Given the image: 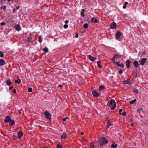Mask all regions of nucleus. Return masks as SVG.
Returning <instances> with one entry per match:
<instances>
[{
  "label": "nucleus",
  "mask_w": 148,
  "mask_h": 148,
  "mask_svg": "<svg viewBox=\"0 0 148 148\" xmlns=\"http://www.w3.org/2000/svg\"><path fill=\"white\" fill-rule=\"evenodd\" d=\"M108 105L110 108L112 110H114L116 107V106L114 99H112L108 101Z\"/></svg>",
  "instance_id": "obj_1"
},
{
  "label": "nucleus",
  "mask_w": 148,
  "mask_h": 148,
  "mask_svg": "<svg viewBox=\"0 0 148 148\" xmlns=\"http://www.w3.org/2000/svg\"><path fill=\"white\" fill-rule=\"evenodd\" d=\"M108 143V141L106 139L105 137H101L99 139V143L101 146Z\"/></svg>",
  "instance_id": "obj_2"
},
{
  "label": "nucleus",
  "mask_w": 148,
  "mask_h": 148,
  "mask_svg": "<svg viewBox=\"0 0 148 148\" xmlns=\"http://www.w3.org/2000/svg\"><path fill=\"white\" fill-rule=\"evenodd\" d=\"M44 114L47 119H51V114L49 112L47 111H45L44 112Z\"/></svg>",
  "instance_id": "obj_3"
},
{
  "label": "nucleus",
  "mask_w": 148,
  "mask_h": 148,
  "mask_svg": "<svg viewBox=\"0 0 148 148\" xmlns=\"http://www.w3.org/2000/svg\"><path fill=\"white\" fill-rule=\"evenodd\" d=\"M121 36V32L119 31H117L115 35V38L117 39H118Z\"/></svg>",
  "instance_id": "obj_4"
},
{
  "label": "nucleus",
  "mask_w": 148,
  "mask_h": 148,
  "mask_svg": "<svg viewBox=\"0 0 148 148\" xmlns=\"http://www.w3.org/2000/svg\"><path fill=\"white\" fill-rule=\"evenodd\" d=\"M147 59L145 58H143L141 59L140 61V64L142 66H143L144 65L146 61L147 60Z\"/></svg>",
  "instance_id": "obj_5"
},
{
  "label": "nucleus",
  "mask_w": 148,
  "mask_h": 148,
  "mask_svg": "<svg viewBox=\"0 0 148 148\" xmlns=\"http://www.w3.org/2000/svg\"><path fill=\"white\" fill-rule=\"evenodd\" d=\"M18 138V139H21L23 135V133L21 131H19L17 133Z\"/></svg>",
  "instance_id": "obj_6"
},
{
  "label": "nucleus",
  "mask_w": 148,
  "mask_h": 148,
  "mask_svg": "<svg viewBox=\"0 0 148 148\" xmlns=\"http://www.w3.org/2000/svg\"><path fill=\"white\" fill-rule=\"evenodd\" d=\"M92 94L94 97L96 98L98 97L99 95V93L95 90L93 91Z\"/></svg>",
  "instance_id": "obj_7"
},
{
  "label": "nucleus",
  "mask_w": 148,
  "mask_h": 148,
  "mask_svg": "<svg viewBox=\"0 0 148 148\" xmlns=\"http://www.w3.org/2000/svg\"><path fill=\"white\" fill-rule=\"evenodd\" d=\"M116 23L115 22L112 23L110 25V27L112 29H115L116 28Z\"/></svg>",
  "instance_id": "obj_8"
},
{
  "label": "nucleus",
  "mask_w": 148,
  "mask_h": 148,
  "mask_svg": "<svg viewBox=\"0 0 148 148\" xmlns=\"http://www.w3.org/2000/svg\"><path fill=\"white\" fill-rule=\"evenodd\" d=\"M14 28L17 31H19L21 30V27L19 24H17L14 26Z\"/></svg>",
  "instance_id": "obj_9"
},
{
  "label": "nucleus",
  "mask_w": 148,
  "mask_h": 148,
  "mask_svg": "<svg viewBox=\"0 0 148 148\" xmlns=\"http://www.w3.org/2000/svg\"><path fill=\"white\" fill-rule=\"evenodd\" d=\"M131 62L129 60H127L126 62V65L127 68H129L130 67Z\"/></svg>",
  "instance_id": "obj_10"
},
{
  "label": "nucleus",
  "mask_w": 148,
  "mask_h": 148,
  "mask_svg": "<svg viewBox=\"0 0 148 148\" xmlns=\"http://www.w3.org/2000/svg\"><path fill=\"white\" fill-rule=\"evenodd\" d=\"M133 64L135 68H137L139 66L138 63L137 61L134 60Z\"/></svg>",
  "instance_id": "obj_11"
},
{
  "label": "nucleus",
  "mask_w": 148,
  "mask_h": 148,
  "mask_svg": "<svg viewBox=\"0 0 148 148\" xmlns=\"http://www.w3.org/2000/svg\"><path fill=\"white\" fill-rule=\"evenodd\" d=\"M11 119L10 117L9 116H7L5 118L4 121L6 122H9Z\"/></svg>",
  "instance_id": "obj_12"
},
{
  "label": "nucleus",
  "mask_w": 148,
  "mask_h": 148,
  "mask_svg": "<svg viewBox=\"0 0 148 148\" xmlns=\"http://www.w3.org/2000/svg\"><path fill=\"white\" fill-rule=\"evenodd\" d=\"M88 58L89 59L92 61H94L96 59V58H94L91 55L88 56Z\"/></svg>",
  "instance_id": "obj_13"
},
{
  "label": "nucleus",
  "mask_w": 148,
  "mask_h": 148,
  "mask_svg": "<svg viewBox=\"0 0 148 148\" xmlns=\"http://www.w3.org/2000/svg\"><path fill=\"white\" fill-rule=\"evenodd\" d=\"M117 57V55H114L113 56L112 59V62H113L115 64H117L118 63H119V62H116L115 61V60L116 58Z\"/></svg>",
  "instance_id": "obj_14"
},
{
  "label": "nucleus",
  "mask_w": 148,
  "mask_h": 148,
  "mask_svg": "<svg viewBox=\"0 0 148 148\" xmlns=\"http://www.w3.org/2000/svg\"><path fill=\"white\" fill-rule=\"evenodd\" d=\"M6 84L7 86H9L11 85L12 82L11 81L10 79H8L6 81Z\"/></svg>",
  "instance_id": "obj_15"
},
{
  "label": "nucleus",
  "mask_w": 148,
  "mask_h": 148,
  "mask_svg": "<svg viewBox=\"0 0 148 148\" xmlns=\"http://www.w3.org/2000/svg\"><path fill=\"white\" fill-rule=\"evenodd\" d=\"M9 124L12 125H14L15 124V122L14 120L10 119L8 122Z\"/></svg>",
  "instance_id": "obj_16"
},
{
  "label": "nucleus",
  "mask_w": 148,
  "mask_h": 148,
  "mask_svg": "<svg viewBox=\"0 0 148 148\" xmlns=\"http://www.w3.org/2000/svg\"><path fill=\"white\" fill-rule=\"evenodd\" d=\"M123 83L125 84H131V82L129 79H128L126 80H124L123 81Z\"/></svg>",
  "instance_id": "obj_17"
},
{
  "label": "nucleus",
  "mask_w": 148,
  "mask_h": 148,
  "mask_svg": "<svg viewBox=\"0 0 148 148\" xmlns=\"http://www.w3.org/2000/svg\"><path fill=\"white\" fill-rule=\"evenodd\" d=\"M5 64V61L3 59H0V66L3 65Z\"/></svg>",
  "instance_id": "obj_18"
},
{
  "label": "nucleus",
  "mask_w": 148,
  "mask_h": 148,
  "mask_svg": "<svg viewBox=\"0 0 148 148\" xmlns=\"http://www.w3.org/2000/svg\"><path fill=\"white\" fill-rule=\"evenodd\" d=\"M91 21L92 22L95 23H97L98 22V20L97 19L94 17L92 18Z\"/></svg>",
  "instance_id": "obj_19"
},
{
  "label": "nucleus",
  "mask_w": 148,
  "mask_h": 148,
  "mask_svg": "<svg viewBox=\"0 0 148 148\" xmlns=\"http://www.w3.org/2000/svg\"><path fill=\"white\" fill-rule=\"evenodd\" d=\"M133 92L136 94H138L139 90L137 88H135L133 89Z\"/></svg>",
  "instance_id": "obj_20"
},
{
  "label": "nucleus",
  "mask_w": 148,
  "mask_h": 148,
  "mask_svg": "<svg viewBox=\"0 0 148 148\" xmlns=\"http://www.w3.org/2000/svg\"><path fill=\"white\" fill-rule=\"evenodd\" d=\"M117 64L118 66L119 67H121L122 68H124V65L122 63L119 64V63Z\"/></svg>",
  "instance_id": "obj_21"
},
{
  "label": "nucleus",
  "mask_w": 148,
  "mask_h": 148,
  "mask_svg": "<svg viewBox=\"0 0 148 148\" xmlns=\"http://www.w3.org/2000/svg\"><path fill=\"white\" fill-rule=\"evenodd\" d=\"M42 50L45 53H47L49 51L47 47H44L42 49Z\"/></svg>",
  "instance_id": "obj_22"
},
{
  "label": "nucleus",
  "mask_w": 148,
  "mask_h": 148,
  "mask_svg": "<svg viewBox=\"0 0 148 148\" xmlns=\"http://www.w3.org/2000/svg\"><path fill=\"white\" fill-rule=\"evenodd\" d=\"M21 79H19L17 80H15V84H20L21 83Z\"/></svg>",
  "instance_id": "obj_23"
},
{
  "label": "nucleus",
  "mask_w": 148,
  "mask_h": 148,
  "mask_svg": "<svg viewBox=\"0 0 148 148\" xmlns=\"http://www.w3.org/2000/svg\"><path fill=\"white\" fill-rule=\"evenodd\" d=\"M136 99H135L133 100H131L130 102V103L131 104H132L135 103V102L136 101Z\"/></svg>",
  "instance_id": "obj_24"
},
{
  "label": "nucleus",
  "mask_w": 148,
  "mask_h": 148,
  "mask_svg": "<svg viewBox=\"0 0 148 148\" xmlns=\"http://www.w3.org/2000/svg\"><path fill=\"white\" fill-rule=\"evenodd\" d=\"M66 134L65 133H64L61 136V139H62L66 137Z\"/></svg>",
  "instance_id": "obj_25"
},
{
  "label": "nucleus",
  "mask_w": 148,
  "mask_h": 148,
  "mask_svg": "<svg viewBox=\"0 0 148 148\" xmlns=\"http://www.w3.org/2000/svg\"><path fill=\"white\" fill-rule=\"evenodd\" d=\"M111 122L110 121H108L107 123L108 125H107V128H109L110 127L111 125Z\"/></svg>",
  "instance_id": "obj_26"
},
{
  "label": "nucleus",
  "mask_w": 148,
  "mask_h": 148,
  "mask_svg": "<svg viewBox=\"0 0 148 148\" xmlns=\"http://www.w3.org/2000/svg\"><path fill=\"white\" fill-rule=\"evenodd\" d=\"M117 144H112L111 146V148H116L117 147Z\"/></svg>",
  "instance_id": "obj_27"
},
{
  "label": "nucleus",
  "mask_w": 148,
  "mask_h": 148,
  "mask_svg": "<svg viewBox=\"0 0 148 148\" xmlns=\"http://www.w3.org/2000/svg\"><path fill=\"white\" fill-rule=\"evenodd\" d=\"M31 40H32V37L31 36H29L27 38V41H28V43H29V42L32 41Z\"/></svg>",
  "instance_id": "obj_28"
},
{
  "label": "nucleus",
  "mask_w": 148,
  "mask_h": 148,
  "mask_svg": "<svg viewBox=\"0 0 148 148\" xmlns=\"http://www.w3.org/2000/svg\"><path fill=\"white\" fill-rule=\"evenodd\" d=\"M38 41L40 43H41L42 42V39L41 37V36H39L38 37Z\"/></svg>",
  "instance_id": "obj_29"
},
{
  "label": "nucleus",
  "mask_w": 148,
  "mask_h": 148,
  "mask_svg": "<svg viewBox=\"0 0 148 148\" xmlns=\"http://www.w3.org/2000/svg\"><path fill=\"white\" fill-rule=\"evenodd\" d=\"M83 26L85 29H87L88 27V25L87 23L84 24Z\"/></svg>",
  "instance_id": "obj_30"
},
{
  "label": "nucleus",
  "mask_w": 148,
  "mask_h": 148,
  "mask_svg": "<svg viewBox=\"0 0 148 148\" xmlns=\"http://www.w3.org/2000/svg\"><path fill=\"white\" fill-rule=\"evenodd\" d=\"M101 63V62L100 61H98L97 62V64L98 67L101 68L102 67V66L100 64V63Z\"/></svg>",
  "instance_id": "obj_31"
},
{
  "label": "nucleus",
  "mask_w": 148,
  "mask_h": 148,
  "mask_svg": "<svg viewBox=\"0 0 148 148\" xmlns=\"http://www.w3.org/2000/svg\"><path fill=\"white\" fill-rule=\"evenodd\" d=\"M90 148H94V143H91L90 144Z\"/></svg>",
  "instance_id": "obj_32"
},
{
  "label": "nucleus",
  "mask_w": 148,
  "mask_h": 148,
  "mask_svg": "<svg viewBox=\"0 0 148 148\" xmlns=\"http://www.w3.org/2000/svg\"><path fill=\"white\" fill-rule=\"evenodd\" d=\"M104 89V87L102 85L100 86L99 88V90L100 91L103 89Z\"/></svg>",
  "instance_id": "obj_33"
},
{
  "label": "nucleus",
  "mask_w": 148,
  "mask_h": 148,
  "mask_svg": "<svg viewBox=\"0 0 148 148\" xmlns=\"http://www.w3.org/2000/svg\"><path fill=\"white\" fill-rule=\"evenodd\" d=\"M4 56V54L2 52L0 51V56L1 58L3 57Z\"/></svg>",
  "instance_id": "obj_34"
},
{
  "label": "nucleus",
  "mask_w": 148,
  "mask_h": 148,
  "mask_svg": "<svg viewBox=\"0 0 148 148\" xmlns=\"http://www.w3.org/2000/svg\"><path fill=\"white\" fill-rule=\"evenodd\" d=\"M143 110V109L142 108H138L137 110V112H138L139 113H140V112Z\"/></svg>",
  "instance_id": "obj_35"
},
{
  "label": "nucleus",
  "mask_w": 148,
  "mask_h": 148,
  "mask_svg": "<svg viewBox=\"0 0 148 148\" xmlns=\"http://www.w3.org/2000/svg\"><path fill=\"white\" fill-rule=\"evenodd\" d=\"M57 148H62V145L59 144L57 146Z\"/></svg>",
  "instance_id": "obj_36"
},
{
  "label": "nucleus",
  "mask_w": 148,
  "mask_h": 148,
  "mask_svg": "<svg viewBox=\"0 0 148 148\" xmlns=\"http://www.w3.org/2000/svg\"><path fill=\"white\" fill-rule=\"evenodd\" d=\"M28 91L29 92H31L32 91V89L31 88H29Z\"/></svg>",
  "instance_id": "obj_37"
},
{
  "label": "nucleus",
  "mask_w": 148,
  "mask_h": 148,
  "mask_svg": "<svg viewBox=\"0 0 148 148\" xmlns=\"http://www.w3.org/2000/svg\"><path fill=\"white\" fill-rule=\"evenodd\" d=\"M63 27L64 28L66 29L68 27V25L67 24H65L64 25Z\"/></svg>",
  "instance_id": "obj_38"
},
{
  "label": "nucleus",
  "mask_w": 148,
  "mask_h": 148,
  "mask_svg": "<svg viewBox=\"0 0 148 148\" xmlns=\"http://www.w3.org/2000/svg\"><path fill=\"white\" fill-rule=\"evenodd\" d=\"M19 8V6H17L15 9H14L13 10V12H14V11H15L16 10H17Z\"/></svg>",
  "instance_id": "obj_39"
},
{
  "label": "nucleus",
  "mask_w": 148,
  "mask_h": 148,
  "mask_svg": "<svg viewBox=\"0 0 148 148\" xmlns=\"http://www.w3.org/2000/svg\"><path fill=\"white\" fill-rule=\"evenodd\" d=\"M123 111V110L122 109H120L119 110V114L121 115L122 114V113H121V112Z\"/></svg>",
  "instance_id": "obj_40"
},
{
  "label": "nucleus",
  "mask_w": 148,
  "mask_h": 148,
  "mask_svg": "<svg viewBox=\"0 0 148 148\" xmlns=\"http://www.w3.org/2000/svg\"><path fill=\"white\" fill-rule=\"evenodd\" d=\"M1 25L2 26H4V25H6V23H4V22H2L1 23Z\"/></svg>",
  "instance_id": "obj_41"
},
{
  "label": "nucleus",
  "mask_w": 148,
  "mask_h": 148,
  "mask_svg": "<svg viewBox=\"0 0 148 148\" xmlns=\"http://www.w3.org/2000/svg\"><path fill=\"white\" fill-rule=\"evenodd\" d=\"M81 16L82 17L84 16L85 15L84 13L83 12H81Z\"/></svg>",
  "instance_id": "obj_42"
},
{
  "label": "nucleus",
  "mask_w": 148,
  "mask_h": 148,
  "mask_svg": "<svg viewBox=\"0 0 148 148\" xmlns=\"http://www.w3.org/2000/svg\"><path fill=\"white\" fill-rule=\"evenodd\" d=\"M13 137L14 140H16L17 136H15V135H13Z\"/></svg>",
  "instance_id": "obj_43"
},
{
  "label": "nucleus",
  "mask_w": 148,
  "mask_h": 148,
  "mask_svg": "<svg viewBox=\"0 0 148 148\" xmlns=\"http://www.w3.org/2000/svg\"><path fill=\"white\" fill-rule=\"evenodd\" d=\"M123 73V71L122 70H120L119 71V73L120 74H122Z\"/></svg>",
  "instance_id": "obj_44"
},
{
  "label": "nucleus",
  "mask_w": 148,
  "mask_h": 148,
  "mask_svg": "<svg viewBox=\"0 0 148 148\" xmlns=\"http://www.w3.org/2000/svg\"><path fill=\"white\" fill-rule=\"evenodd\" d=\"M6 6L5 5H4V6H3V9L4 10H5L6 8Z\"/></svg>",
  "instance_id": "obj_45"
},
{
  "label": "nucleus",
  "mask_w": 148,
  "mask_h": 148,
  "mask_svg": "<svg viewBox=\"0 0 148 148\" xmlns=\"http://www.w3.org/2000/svg\"><path fill=\"white\" fill-rule=\"evenodd\" d=\"M13 93H16V90L14 88L13 89Z\"/></svg>",
  "instance_id": "obj_46"
},
{
  "label": "nucleus",
  "mask_w": 148,
  "mask_h": 148,
  "mask_svg": "<svg viewBox=\"0 0 148 148\" xmlns=\"http://www.w3.org/2000/svg\"><path fill=\"white\" fill-rule=\"evenodd\" d=\"M78 36H78V34L77 33H76L75 35V37L77 38L78 37Z\"/></svg>",
  "instance_id": "obj_47"
},
{
  "label": "nucleus",
  "mask_w": 148,
  "mask_h": 148,
  "mask_svg": "<svg viewBox=\"0 0 148 148\" xmlns=\"http://www.w3.org/2000/svg\"><path fill=\"white\" fill-rule=\"evenodd\" d=\"M122 114L123 116H125L126 115L125 112H124Z\"/></svg>",
  "instance_id": "obj_48"
},
{
  "label": "nucleus",
  "mask_w": 148,
  "mask_h": 148,
  "mask_svg": "<svg viewBox=\"0 0 148 148\" xmlns=\"http://www.w3.org/2000/svg\"><path fill=\"white\" fill-rule=\"evenodd\" d=\"M69 22V21L67 20H66L65 21V23L66 24H67Z\"/></svg>",
  "instance_id": "obj_49"
},
{
  "label": "nucleus",
  "mask_w": 148,
  "mask_h": 148,
  "mask_svg": "<svg viewBox=\"0 0 148 148\" xmlns=\"http://www.w3.org/2000/svg\"><path fill=\"white\" fill-rule=\"evenodd\" d=\"M128 4V2H125V3H124V5L126 6V5H127Z\"/></svg>",
  "instance_id": "obj_50"
},
{
  "label": "nucleus",
  "mask_w": 148,
  "mask_h": 148,
  "mask_svg": "<svg viewBox=\"0 0 148 148\" xmlns=\"http://www.w3.org/2000/svg\"><path fill=\"white\" fill-rule=\"evenodd\" d=\"M66 121V118H64L63 119V121L64 122H65Z\"/></svg>",
  "instance_id": "obj_51"
},
{
  "label": "nucleus",
  "mask_w": 148,
  "mask_h": 148,
  "mask_svg": "<svg viewBox=\"0 0 148 148\" xmlns=\"http://www.w3.org/2000/svg\"><path fill=\"white\" fill-rule=\"evenodd\" d=\"M62 86L61 84H59L58 86V87H60V88H62Z\"/></svg>",
  "instance_id": "obj_52"
},
{
  "label": "nucleus",
  "mask_w": 148,
  "mask_h": 148,
  "mask_svg": "<svg viewBox=\"0 0 148 148\" xmlns=\"http://www.w3.org/2000/svg\"><path fill=\"white\" fill-rule=\"evenodd\" d=\"M13 88V87L12 86H10L9 87V89L10 90H11Z\"/></svg>",
  "instance_id": "obj_53"
},
{
  "label": "nucleus",
  "mask_w": 148,
  "mask_h": 148,
  "mask_svg": "<svg viewBox=\"0 0 148 148\" xmlns=\"http://www.w3.org/2000/svg\"><path fill=\"white\" fill-rule=\"evenodd\" d=\"M126 8V6L125 5H123V8L124 9H125Z\"/></svg>",
  "instance_id": "obj_54"
},
{
  "label": "nucleus",
  "mask_w": 148,
  "mask_h": 148,
  "mask_svg": "<svg viewBox=\"0 0 148 148\" xmlns=\"http://www.w3.org/2000/svg\"><path fill=\"white\" fill-rule=\"evenodd\" d=\"M130 125L131 127H132L133 125V123H131L130 124Z\"/></svg>",
  "instance_id": "obj_55"
},
{
  "label": "nucleus",
  "mask_w": 148,
  "mask_h": 148,
  "mask_svg": "<svg viewBox=\"0 0 148 148\" xmlns=\"http://www.w3.org/2000/svg\"><path fill=\"white\" fill-rule=\"evenodd\" d=\"M80 134H81V135H83V134H84V133H83V132H81V133Z\"/></svg>",
  "instance_id": "obj_56"
},
{
  "label": "nucleus",
  "mask_w": 148,
  "mask_h": 148,
  "mask_svg": "<svg viewBox=\"0 0 148 148\" xmlns=\"http://www.w3.org/2000/svg\"><path fill=\"white\" fill-rule=\"evenodd\" d=\"M82 12H85V10L84 9H83L82 10Z\"/></svg>",
  "instance_id": "obj_57"
},
{
  "label": "nucleus",
  "mask_w": 148,
  "mask_h": 148,
  "mask_svg": "<svg viewBox=\"0 0 148 148\" xmlns=\"http://www.w3.org/2000/svg\"><path fill=\"white\" fill-rule=\"evenodd\" d=\"M3 6H1L0 8H1V9H3Z\"/></svg>",
  "instance_id": "obj_58"
},
{
  "label": "nucleus",
  "mask_w": 148,
  "mask_h": 148,
  "mask_svg": "<svg viewBox=\"0 0 148 148\" xmlns=\"http://www.w3.org/2000/svg\"><path fill=\"white\" fill-rule=\"evenodd\" d=\"M13 0H7V1H8V2H10L12 1Z\"/></svg>",
  "instance_id": "obj_59"
},
{
  "label": "nucleus",
  "mask_w": 148,
  "mask_h": 148,
  "mask_svg": "<svg viewBox=\"0 0 148 148\" xmlns=\"http://www.w3.org/2000/svg\"><path fill=\"white\" fill-rule=\"evenodd\" d=\"M116 55H117V57H119V55H117V54H116Z\"/></svg>",
  "instance_id": "obj_60"
},
{
  "label": "nucleus",
  "mask_w": 148,
  "mask_h": 148,
  "mask_svg": "<svg viewBox=\"0 0 148 148\" xmlns=\"http://www.w3.org/2000/svg\"><path fill=\"white\" fill-rule=\"evenodd\" d=\"M43 148H47V147H45Z\"/></svg>",
  "instance_id": "obj_61"
},
{
  "label": "nucleus",
  "mask_w": 148,
  "mask_h": 148,
  "mask_svg": "<svg viewBox=\"0 0 148 148\" xmlns=\"http://www.w3.org/2000/svg\"><path fill=\"white\" fill-rule=\"evenodd\" d=\"M66 119H68V117H66Z\"/></svg>",
  "instance_id": "obj_62"
},
{
  "label": "nucleus",
  "mask_w": 148,
  "mask_h": 148,
  "mask_svg": "<svg viewBox=\"0 0 148 148\" xmlns=\"http://www.w3.org/2000/svg\"><path fill=\"white\" fill-rule=\"evenodd\" d=\"M85 140L88 141V140Z\"/></svg>",
  "instance_id": "obj_63"
}]
</instances>
